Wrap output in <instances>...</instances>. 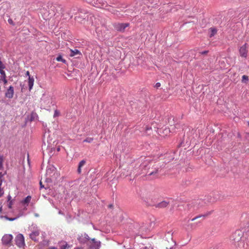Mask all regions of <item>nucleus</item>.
Listing matches in <instances>:
<instances>
[{"label":"nucleus","instance_id":"nucleus-1","mask_svg":"<svg viewBox=\"0 0 249 249\" xmlns=\"http://www.w3.org/2000/svg\"><path fill=\"white\" fill-rule=\"evenodd\" d=\"M151 163L149 162L148 160H145L142 163L140 166L142 169H145L148 166L147 168V172L146 175L147 176L155 175L157 174L159 170V167L157 165H153L152 167Z\"/></svg>","mask_w":249,"mask_h":249},{"label":"nucleus","instance_id":"nucleus-2","mask_svg":"<svg viewBox=\"0 0 249 249\" xmlns=\"http://www.w3.org/2000/svg\"><path fill=\"white\" fill-rule=\"evenodd\" d=\"M231 240L233 241L234 245L237 248L240 249L244 248V241L241 240V237L239 234L236 235V233H235L233 234Z\"/></svg>","mask_w":249,"mask_h":249},{"label":"nucleus","instance_id":"nucleus-3","mask_svg":"<svg viewBox=\"0 0 249 249\" xmlns=\"http://www.w3.org/2000/svg\"><path fill=\"white\" fill-rule=\"evenodd\" d=\"M16 244L19 248L25 246L24 238L22 234H18L16 237Z\"/></svg>","mask_w":249,"mask_h":249},{"label":"nucleus","instance_id":"nucleus-4","mask_svg":"<svg viewBox=\"0 0 249 249\" xmlns=\"http://www.w3.org/2000/svg\"><path fill=\"white\" fill-rule=\"evenodd\" d=\"M129 25V23H116L114 25L115 29L118 31L123 32L124 31L125 29L128 27Z\"/></svg>","mask_w":249,"mask_h":249},{"label":"nucleus","instance_id":"nucleus-5","mask_svg":"<svg viewBox=\"0 0 249 249\" xmlns=\"http://www.w3.org/2000/svg\"><path fill=\"white\" fill-rule=\"evenodd\" d=\"M248 44L245 43L239 49L240 55L241 57L246 58L248 55Z\"/></svg>","mask_w":249,"mask_h":249},{"label":"nucleus","instance_id":"nucleus-6","mask_svg":"<svg viewBox=\"0 0 249 249\" xmlns=\"http://www.w3.org/2000/svg\"><path fill=\"white\" fill-rule=\"evenodd\" d=\"M13 239V236L11 234H5L2 238V242L3 244L6 245H10Z\"/></svg>","mask_w":249,"mask_h":249},{"label":"nucleus","instance_id":"nucleus-7","mask_svg":"<svg viewBox=\"0 0 249 249\" xmlns=\"http://www.w3.org/2000/svg\"><path fill=\"white\" fill-rule=\"evenodd\" d=\"M91 2L93 6L98 8L103 7L107 3L105 0H92Z\"/></svg>","mask_w":249,"mask_h":249},{"label":"nucleus","instance_id":"nucleus-8","mask_svg":"<svg viewBox=\"0 0 249 249\" xmlns=\"http://www.w3.org/2000/svg\"><path fill=\"white\" fill-rule=\"evenodd\" d=\"M171 128H165L164 129H160L159 130V132L160 133V135L163 137L168 136L170 133L171 132V129L172 130L173 129L174 126H171Z\"/></svg>","mask_w":249,"mask_h":249},{"label":"nucleus","instance_id":"nucleus-9","mask_svg":"<svg viewBox=\"0 0 249 249\" xmlns=\"http://www.w3.org/2000/svg\"><path fill=\"white\" fill-rule=\"evenodd\" d=\"M39 231L38 230H36L33 231L30 234V237L32 239V240L37 241H38V237L39 235Z\"/></svg>","mask_w":249,"mask_h":249},{"label":"nucleus","instance_id":"nucleus-10","mask_svg":"<svg viewBox=\"0 0 249 249\" xmlns=\"http://www.w3.org/2000/svg\"><path fill=\"white\" fill-rule=\"evenodd\" d=\"M14 88L10 86L5 93V96L9 99L12 98L14 95Z\"/></svg>","mask_w":249,"mask_h":249},{"label":"nucleus","instance_id":"nucleus-11","mask_svg":"<svg viewBox=\"0 0 249 249\" xmlns=\"http://www.w3.org/2000/svg\"><path fill=\"white\" fill-rule=\"evenodd\" d=\"M91 241L92 242V245H91V248L93 249H99L100 246V242L96 241L94 238L92 239Z\"/></svg>","mask_w":249,"mask_h":249},{"label":"nucleus","instance_id":"nucleus-12","mask_svg":"<svg viewBox=\"0 0 249 249\" xmlns=\"http://www.w3.org/2000/svg\"><path fill=\"white\" fill-rule=\"evenodd\" d=\"M34 78L33 77H31L29 76V77L28 78V86H29V89L30 91L34 86Z\"/></svg>","mask_w":249,"mask_h":249},{"label":"nucleus","instance_id":"nucleus-13","mask_svg":"<svg viewBox=\"0 0 249 249\" xmlns=\"http://www.w3.org/2000/svg\"><path fill=\"white\" fill-rule=\"evenodd\" d=\"M78 54L81 55V53L77 49H75L74 50L70 49V56L71 57H73Z\"/></svg>","mask_w":249,"mask_h":249},{"label":"nucleus","instance_id":"nucleus-14","mask_svg":"<svg viewBox=\"0 0 249 249\" xmlns=\"http://www.w3.org/2000/svg\"><path fill=\"white\" fill-rule=\"evenodd\" d=\"M152 128L146 126L144 128V131L143 133V135H150L152 134Z\"/></svg>","mask_w":249,"mask_h":249},{"label":"nucleus","instance_id":"nucleus-15","mask_svg":"<svg viewBox=\"0 0 249 249\" xmlns=\"http://www.w3.org/2000/svg\"><path fill=\"white\" fill-rule=\"evenodd\" d=\"M78 240L80 243H84L87 241V240H89V236L87 234H85L84 237H83L82 236L79 237Z\"/></svg>","mask_w":249,"mask_h":249},{"label":"nucleus","instance_id":"nucleus-16","mask_svg":"<svg viewBox=\"0 0 249 249\" xmlns=\"http://www.w3.org/2000/svg\"><path fill=\"white\" fill-rule=\"evenodd\" d=\"M168 205V202H167L166 201H163L159 203H158L157 205V207L160 208H163L166 207Z\"/></svg>","mask_w":249,"mask_h":249},{"label":"nucleus","instance_id":"nucleus-17","mask_svg":"<svg viewBox=\"0 0 249 249\" xmlns=\"http://www.w3.org/2000/svg\"><path fill=\"white\" fill-rule=\"evenodd\" d=\"M86 164V161L85 160H81L78 165L77 172L78 174L81 173V168Z\"/></svg>","mask_w":249,"mask_h":249},{"label":"nucleus","instance_id":"nucleus-18","mask_svg":"<svg viewBox=\"0 0 249 249\" xmlns=\"http://www.w3.org/2000/svg\"><path fill=\"white\" fill-rule=\"evenodd\" d=\"M210 30L211 32L210 37H212V36H214L216 34V33L217 32V30L214 28H211L210 29Z\"/></svg>","mask_w":249,"mask_h":249},{"label":"nucleus","instance_id":"nucleus-19","mask_svg":"<svg viewBox=\"0 0 249 249\" xmlns=\"http://www.w3.org/2000/svg\"><path fill=\"white\" fill-rule=\"evenodd\" d=\"M54 170L53 167H49L46 170V175H49V177L51 176V174L53 173V172Z\"/></svg>","mask_w":249,"mask_h":249},{"label":"nucleus","instance_id":"nucleus-20","mask_svg":"<svg viewBox=\"0 0 249 249\" xmlns=\"http://www.w3.org/2000/svg\"><path fill=\"white\" fill-rule=\"evenodd\" d=\"M4 158L3 156L0 155V170L3 169Z\"/></svg>","mask_w":249,"mask_h":249},{"label":"nucleus","instance_id":"nucleus-21","mask_svg":"<svg viewBox=\"0 0 249 249\" xmlns=\"http://www.w3.org/2000/svg\"><path fill=\"white\" fill-rule=\"evenodd\" d=\"M31 199V196H27L22 202L23 204H28Z\"/></svg>","mask_w":249,"mask_h":249},{"label":"nucleus","instance_id":"nucleus-22","mask_svg":"<svg viewBox=\"0 0 249 249\" xmlns=\"http://www.w3.org/2000/svg\"><path fill=\"white\" fill-rule=\"evenodd\" d=\"M56 60L57 61H61L64 63H65L66 62V61L62 58L61 55H59L58 56H57L56 58Z\"/></svg>","mask_w":249,"mask_h":249},{"label":"nucleus","instance_id":"nucleus-23","mask_svg":"<svg viewBox=\"0 0 249 249\" xmlns=\"http://www.w3.org/2000/svg\"><path fill=\"white\" fill-rule=\"evenodd\" d=\"M93 139L92 138H87L83 141V142L90 143L93 141Z\"/></svg>","mask_w":249,"mask_h":249},{"label":"nucleus","instance_id":"nucleus-24","mask_svg":"<svg viewBox=\"0 0 249 249\" xmlns=\"http://www.w3.org/2000/svg\"><path fill=\"white\" fill-rule=\"evenodd\" d=\"M2 182H0V197H1L4 194V190L1 188V185Z\"/></svg>","mask_w":249,"mask_h":249},{"label":"nucleus","instance_id":"nucleus-25","mask_svg":"<svg viewBox=\"0 0 249 249\" xmlns=\"http://www.w3.org/2000/svg\"><path fill=\"white\" fill-rule=\"evenodd\" d=\"M248 80H249V78H248V76L244 75L242 76V82H244L245 80L248 81Z\"/></svg>","mask_w":249,"mask_h":249},{"label":"nucleus","instance_id":"nucleus-26","mask_svg":"<svg viewBox=\"0 0 249 249\" xmlns=\"http://www.w3.org/2000/svg\"><path fill=\"white\" fill-rule=\"evenodd\" d=\"M3 174L2 173V172H0V182H2V177L3 176Z\"/></svg>","mask_w":249,"mask_h":249},{"label":"nucleus","instance_id":"nucleus-27","mask_svg":"<svg viewBox=\"0 0 249 249\" xmlns=\"http://www.w3.org/2000/svg\"><path fill=\"white\" fill-rule=\"evenodd\" d=\"M67 246H68V244L67 243H66L65 245H62L61 246V249H66Z\"/></svg>","mask_w":249,"mask_h":249},{"label":"nucleus","instance_id":"nucleus-28","mask_svg":"<svg viewBox=\"0 0 249 249\" xmlns=\"http://www.w3.org/2000/svg\"><path fill=\"white\" fill-rule=\"evenodd\" d=\"M160 83L158 82V83H157L155 85V87L156 88H159L160 87Z\"/></svg>","mask_w":249,"mask_h":249},{"label":"nucleus","instance_id":"nucleus-29","mask_svg":"<svg viewBox=\"0 0 249 249\" xmlns=\"http://www.w3.org/2000/svg\"><path fill=\"white\" fill-rule=\"evenodd\" d=\"M8 22L9 24L14 25L13 21L11 19H9Z\"/></svg>","mask_w":249,"mask_h":249},{"label":"nucleus","instance_id":"nucleus-30","mask_svg":"<svg viewBox=\"0 0 249 249\" xmlns=\"http://www.w3.org/2000/svg\"><path fill=\"white\" fill-rule=\"evenodd\" d=\"M208 53V51H205L200 53L201 54H206Z\"/></svg>","mask_w":249,"mask_h":249},{"label":"nucleus","instance_id":"nucleus-31","mask_svg":"<svg viewBox=\"0 0 249 249\" xmlns=\"http://www.w3.org/2000/svg\"><path fill=\"white\" fill-rule=\"evenodd\" d=\"M40 183V187H41V188H43V187H44V186L42 185V181H40V183Z\"/></svg>","mask_w":249,"mask_h":249},{"label":"nucleus","instance_id":"nucleus-32","mask_svg":"<svg viewBox=\"0 0 249 249\" xmlns=\"http://www.w3.org/2000/svg\"><path fill=\"white\" fill-rule=\"evenodd\" d=\"M26 75H27V76H28L29 77V76H30V72H29V71H26Z\"/></svg>","mask_w":249,"mask_h":249},{"label":"nucleus","instance_id":"nucleus-33","mask_svg":"<svg viewBox=\"0 0 249 249\" xmlns=\"http://www.w3.org/2000/svg\"><path fill=\"white\" fill-rule=\"evenodd\" d=\"M11 205H12V203H11V202H10L9 203V208H11Z\"/></svg>","mask_w":249,"mask_h":249},{"label":"nucleus","instance_id":"nucleus-34","mask_svg":"<svg viewBox=\"0 0 249 249\" xmlns=\"http://www.w3.org/2000/svg\"><path fill=\"white\" fill-rule=\"evenodd\" d=\"M8 219L10 221H12V220H13L14 219H15V218H8Z\"/></svg>","mask_w":249,"mask_h":249},{"label":"nucleus","instance_id":"nucleus-35","mask_svg":"<svg viewBox=\"0 0 249 249\" xmlns=\"http://www.w3.org/2000/svg\"><path fill=\"white\" fill-rule=\"evenodd\" d=\"M60 147H58V148H57V151H60Z\"/></svg>","mask_w":249,"mask_h":249},{"label":"nucleus","instance_id":"nucleus-36","mask_svg":"<svg viewBox=\"0 0 249 249\" xmlns=\"http://www.w3.org/2000/svg\"><path fill=\"white\" fill-rule=\"evenodd\" d=\"M11 197L10 196H8V200H9L11 199Z\"/></svg>","mask_w":249,"mask_h":249},{"label":"nucleus","instance_id":"nucleus-37","mask_svg":"<svg viewBox=\"0 0 249 249\" xmlns=\"http://www.w3.org/2000/svg\"><path fill=\"white\" fill-rule=\"evenodd\" d=\"M196 218V217H195V218H193V219H192V221H193V220H195Z\"/></svg>","mask_w":249,"mask_h":249},{"label":"nucleus","instance_id":"nucleus-38","mask_svg":"<svg viewBox=\"0 0 249 249\" xmlns=\"http://www.w3.org/2000/svg\"><path fill=\"white\" fill-rule=\"evenodd\" d=\"M174 159V158H173L172 157H171V159L173 160Z\"/></svg>","mask_w":249,"mask_h":249},{"label":"nucleus","instance_id":"nucleus-39","mask_svg":"<svg viewBox=\"0 0 249 249\" xmlns=\"http://www.w3.org/2000/svg\"><path fill=\"white\" fill-rule=\"evenodd\" d=\"M248 124H249V122L248 123Z\"/></svg>","mask_w":249,"mask_h":249}]
</instances>
